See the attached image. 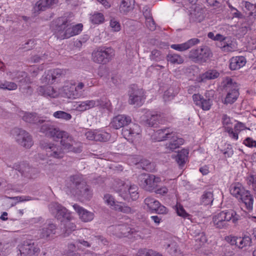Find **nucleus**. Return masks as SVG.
Returning <instances> with one entry per match:
<instances>
[{
  "instance_id": "1",
  "label": "nucleus",
  "mask_w": 256,
  "mask_h": 256,
  "mask_svg": "<svg viewBox=\"0 0 256 256\" xmlns=\"http://www.w3.org/2000/svg\"><path fill=\"white\" fill-rule=\"evenodd\" d=\"M52 24V29L56 36L61 40L78 34L82 32L83 27L82 24L72 25L65 16L56 20Z\"/></svg>"
},
{
  "instance_id": "2",
  "label": "nucleus",
  "mask_w": 256,
  "mask_h": 256,
  "mask_svg": "<svg viewBox=\"0 0 256 256\" xmlns=\"http://www.w3.org/2000/svg\"><path fill=\"white\" fill-rule=\"evenodd\" d=\"M68 184V187L73 194L86 200L92 198V190L82 176L76 174L70 176Z\"/></svg>"
},
{
  "instance_id": "3",
  "label": "nucleus",
  "mask_w": 256,
  "mask_h": 256,
  "mask_svg": "<svg viewBox=\"0 0 256 256\" xmlns=\"http://www.w3.org/2000/svg\"><path fill=\"white\" fill-rule=\"evenodd\" d=\"M112 188L124 200L129 201L130 199L136 200L139 197L138 188L136 185L128 184L120 179L114 180Z\"/></svg>"
},
{
  "instance_id": "4",
  "label": "nucleus",
  "mask_w": 256,
  "mask_h": 256,
  "mask_svg": "<svg viewBox=\"0 0 256 256\" xmlns=\"http://www.w3.org/2000/svg\"><path fill=\"white\" fill-rule=\"evenodd\" d=\"M240 218V216L232 209L223 210L214 216L212 221L214 226L218 228H226L228 226V222L232 221L236 224Z\"/></svg>"
},
{
  "instance_id": "5",
  "label": "nucleus",
  "mask_w": 256,
  "mask_h": 256,
  "mask_svg": "<svg viewBox=\"0 0 256 256\" xmlns=\"http://www.w3.org/2000/svg\"><path fill=\"white\" fill-rule=\"evenodd\" d=\"M10 134L16 142L26 148H30L34 144L32 136L26 130L16 127L10 130Z\"/></svg>"
},
{
  "instance_id": "6",
  "label": "nucleus",
  "mask_w": 256,
  "mask_h": 256,
  "mask_svg": "<svg viewBox=\"0 0 256 256\" xmlns=\"http://www.w3.org/2000/svg\"><path fill=\"white\" fill-rule=\"evenodd\" d=\"M114 56V50L111 47H99L92 53V60L96 63L106 64L110 62Z\"/></svg>"
},
{
  "instance_id": "7",
  "label": "nucleus",
  "mask_w": 256,
  "mask_h": 256,
  "mask_svg": "<svg viewBox=\"0 0 256 256\" xmlns=\"http://www.w3.org/2000/svg\"><path fill=\"white\" fill-rule=\"evenodd\" d=\"M84 86V84L82 82H79L76 86L74 82H66L62 86V93L66 98L76 99L82 96Z\"/></svg>"
},
{
  "instance_id": "8",
  "label": "nucleus",
  "mask_w": 256,
  "mask_h": 256,
  "mask_svg": "<svg viewBox=\"0 0 256 256\" xmlns=\"http://www.w3.org/2000/svg\"><path fill=\"white\" fill-rule=\"evenodd\" d=\"M60 140V144L64 149L75 152H80L82 151L80 143L74 140L67 132L62 130L56 140Z\"/></svg>"
},
{
  "instance_id": "9",
  "label": "nucleus",
  "mask_w": 256,
  "mask_h": 256,
  "mask_svg": "<svg viewBox=\"0 0 256 256\" xmlns=\"http://www.w3.org/2000/svg\"><path fill=\"white\" fill-rule=\"evenodd\" d=\"M224 88L228 92L224 100V104L234 103L239 95L237 83L234 82L230 78L227 77L224 81Z\"/></svg>"
},
{
  "instance_id": "10",
  "label": "nucleus",
  "mask_w": 256,
  "mask_h": 256,
  "mask_svg": "<svg viewBox=\"0 0 256 256\" xmlns=\"http://www.w3.org/2000/svg\"><path fill=\"white\" fill-rule=\"evenodd\" d=\"M160 182V178L153 174H142L138 177L139 185L147 191L151 192L154 190Z\"/></svg>"
},
{
  "instance_id": "11",
  "label": "nucleus",
  "mask_w": 256,
  "mask_h": 256,
  "mask_svg": "<svg viewBox=\"0 0 256 256\" xmlns=\"http://www.w3.org/2000/svg\"><path fill=\"white\" fill-rule=\"evenodd\" d=\"M212 56V52L207 46H202L199 48L192 50L189 57L196 62H206Z\"/></svg>"
},
{
  "instance_id": "12",
  "label": "nucleus",
  "mask_w": 256,
  "mask_h": 256,
  "mask_svg": "<svg viewBox=\"0 0 256 256\" xmlns=\"http://www.w3.org/2000/svg\"><path fill=\"white\" fill-rule=\"evenodd\" d=\"M41 148L45 151L48 157L60 159L64 157V152L61 146L52 142H43Z\"/></svg>"
},
{
  "instance_id": "13",
  "label": "nucleus",
  "mask_w": 256,
  "mask_h": 256,
  "mask_svg": "<svg viewBox=\"0 0 256 256\" xmlns=\"http://www.w3.org/2000/svg\"><path fill=\"white\" fill-rule=\"evenodd\" d=\"M50 208L55 218L62 222L65 220H70L72 218L71 214L68 210L58 202H53L50 204Z\"/></svg>"
},
{
  "instance_id": "14",
  "label": "nucleus",
  "mask_w": 256,
  "mask_h": 256,
  "mask_svg": "<svg viewBox=\"0 0 256 256\" xmlns=\"http://www.w3.org/2000/svg\"><path fill=\"white\" fill-rule=\"evenodd\" d=\"M40 124V132L44 134L46 136L52 138L55 140L62 131L50 120H44V122Z\"/></svg>"
},
{
  "instance_id": "15",
  "label": "nucleus",
  "mask_w": 256,
  "mask_h": 256,
  "mask_svg": "<svg viewBox=\"0 0 256 256\" xmlns=\"http://www.w3.org/2000/svg\"><path fill=\"white\" fill-rule=\"evenodd\" d=\"M141 130L139 125L136 124L130 123L122 130V134L128 141L132 142L137 138H139Z\"/></svg>"
},
{
  "instance_id": "16",
  "label": "nucleus",
  "mask_w": 256,
  "mask_h": 256,
  "mask_svg": "<svg viewBox=\"0 0 256 256\" xmlns=\"http://www.w3.org/2000/svg\"><path fill=\"white\" fill-rule=\"evenodd\" d=\"M18 171L22 176L28 178H34L38 172L36 168L31 167L28 164L22 162L20 164H15L12 166H8Z\"/></svg>"
},
{
  "instance_id": "17",
  "label": "nucleus",
  "mask_w": 256,
  "mask_h": 256,
  "mask_svg": "<svg viewBox=\"0 0 256 256\" xmlns=\"http://www.w3.org/2000/svg\"><path fill=\"white\" fill-rule=\"evenodd\" d=\"M144 203L148 207V208L152 212H154L158 214H166L168 210L166 207L162 205L160 202L150 197L145 198Z\"/></svg>"
},
{
  "instance_id": "18",
  "label": "nucleus",
  "mask_w": 256,
  "mask_h": 256,
  "mask_svg": "<svg viewBox=\"0 0 256 256\" xmlns=\"http://www.w3.org/2000/svg\"><path fill=\"white\" fill-rule=\"evenodd\" d=\"M144 96V92L142 89L132 88L130 94L129 104L140 106L145 99Z\"/></svg>"
},
{
  "instance_id": "19",
  "label": "nucleus",
  "mask_w": 256,
  "mask_h": 256,
  "mask_svg": "<svg viewBox=\"0 0 256 256\" xmlns=\"http://www.w3.org/2000/svg\"><path fill=\"white\" fill-rule=\"evenodd\" d=\"M86 136L89 140L104 142L110 140V134L103 130H95L87 132L86 133Z\"/></svg>"
},
{
  "instance_id": "20",
  "label": "nucleus",
  "mask_w": 256,
  "mask_h": 256,
  "mask_svg": "<svg viewBox=\"0 0 256 256\" xmlns=\"http://www.w3.org/2000/svg\"><path fill=\"white\" fill-rule=\"evenodd\" d=\"M22 256H34L40 252V248L34 242H25L20 249Z\"/></svg>"
},
{
  "instance_id": "21",
  "label": "nucleus",
  "mask_w": 256,
  "mask_h": 256,
  "mask_svg": "<svg viewBox=\"0 0 256 256\" xmlns=\"http://www.w3.org/2000/svg\"><path fill=\"white\" fill-rule=\"evenodd\" d=\"M18 114L24 121L28 123L39 125L44 122V119L35 112L20 111Z\"/></svg>"
},
{
  "instance_id": "22",
  "label": "nucleus",
  "mask_w": 256,
  "mask_h": 256,
  "mask_svg": "<svg viewBox=\"0 0 256 256\" xmlns=\"http://www.w3.org/2000/svg\"><path fill=\"white\" fill-rule=\"evenodd\" d=\"M131 122L132 119L130 116L124 114H120L113 118L111 122V125L113 128L118 130L122 127H126Z\"/></svg>"
},
{
  "instance_id": "23",
  "label": "nucleus",
  "mask_w": 256,
  "mask_h": 256,
  "mask_svg": "<svg viewBox=\"0 0 256 256\" xmlns=\"http://www.w3.org/2000/svg\"><path fill=\"white\" fill-rule=\"evenodd\" d=\"M184 143L183 138L178 137L173 132L170 136L168 142L165 144V148L167 152H174L175 150L179 148Z\"/></svg>"
},
{
  "instance_id": "24",
  "label": "nucleus",
  "mask_w": 256,
  "mask_h": 256,
  "mask_svg": "<svg viewBox=\"0 0 256 256\" xmlns=\"http://www.w3.org/2000/svg\"><path fill=\"white\" fill-rule=\"evenodd\" d=\"M244 130H250V128H247L244 124L240 122H238L234 125V131L231 127H226V132L228 133V136L236 140H238V133Z\"/></svg>"
},
{
  "instance_id": "25",
  "label": "nucleus",
  "mask_w": 256,
  "mask_h": 256,
  "mask_svg": "<svg viewBox=\"0 0 256 256\" xmlns=\"http://www.w3.org/2000/svg\"><path fill=\"white\" fill-rule=\"evenodd\" d=\"M73 208L78 214L80 219L82 222H88L94 219V214L92 212L87 210L78 204H74Z\"/></svg>"
},
{
  "instance_id": "26",
  "label": "nucleus",
  "mask_w": 256,
  "mask_h": 256,
  "mask_svg": "<svg viewBox=\"0 0 256 256\" xmlns=\"http://www.w3.org/2000/svg\"><path fill=\"white\" fill-rule=\"evenodd\" d=\"M192 99L194 104L200 106L204 110H208L210 108L212 100L210 98H204L199 94H194Z\"/></svg>"
},
{
  "instance_id": "27",
  "label": "nucleus",
  "mask_w": 256,
  "mask_h": 256,
  "mask_svg": "<svg viewBox=\"0 0 256 256\" xmlns=\"http://www.w3.org/2000/svg\"><path fill=\"white\" fill-rule=\"evenodd\" d=\"M173 134V132L170 128L160 129L154 132L152 136L153 140L161 142L170 138V136Z\"/></svg>"
},
{
  "instance_id": "28",
  "label": "nucleus",
  "mask_w": 256,
  "mask_h": 256,
  "mask_svg": "<svg viewBox=\"0 0 256 256\" xmlns=\"http://www.w3.org/2000/svg\"><path fill=\"white\" fill-rule=\"evenodd\" d=\"M200 42V40L198 38H193L182 44H172L170 48L178 51L183 52L189 49L194 46L198 44Z\"/></svg>"
},
{
  "instance_id": "29",
  "label": "nucleus",
  "mask_w": 256,
  "mask_h": 256,
  "mask_svg": "<svg viewBox=\"0 0 256 256\" xmlns=\"http://www.w3.org/2000/svg\"><path fill=\"white\" fill-rule=\"evenodd\" d=\"M218 46L222 51L224 52H234L237 48L236 42L232 40L230 36H227L225 38V39L221 42V44H218Z\"/></svg>"
},
{
  "instance_id": "30",
  "label": "nucleus",
  "mask_w": 256,
  "mask_h": 256,
  "mask_svg": "<svg viewBox=\"0 0 256 256\" xmlns=\"http://www.w3.org/2000/svg\"><path fill=\"white\" fill-rule=\"evenodd\" d=\"M38 92L40 94L44 96H48L52 98L58 97L59 94L58 92L50 86H40L38 88Z\"/></svg>"
},
{
  "instance_id": "31",
  "label": "nucleus",
  "mask_w": 256,
  "mask_h": 256,
  "mask_svg": "<svg viewBox=\"0 0 256 256\" xmlns=\"http://www.w3.org/2000/svg\"><path fill=\"white\" fill-rule=\"evenodd\" d=\"M57 2V0H40L36 4L34 8V12L38 14L40 12L46 10Z\"/></svg>"
},
{
  "instance_id": "32",
  "label": "nucleus",
  "mask_w": 256,
  "mask_h": 256,
  "mask_svg": "<svg viewBox=\"0 0 256 256\" xmlns=\"http://www.w3.org/2000/svg\"><path fill=\"white\" fill-rule=\"evenodd\" d=\"M230 68L231 70H238L244 66L246 63V59L242 56L232 57L230 60Z\"/></svg>"
},
{
  "instance_id": "33",
  "label": "nucleus",
  "mask_w": 256,
  "mask_h": 256,
  "mask_svg": "<svg viewBox=\"0 0 256 256\" xmlns=\"http://www.w3.org/2000/svg\"><path fill=\"white\" fill-rule=\"evenodd\" d=\"M164 116L160 113L153 112L150 114V116L146 120V124L150 126H154L158 124H162Z\"/></svg>"
},
{
  "instance_id": "34",
  "label": "nucleus",
  "mask_w": 256,
  "mask_h": 256,
  "mask_svg": "<svg viewBox=\"0 0 256 256\" xmlns=\"http://www.w3.org/2000/svg\"><path fill=\"white\" fill-rule=\"evenodd\" d=\"M111 228L114 230H121L120 232L116 233V236L118 238L128 237L134 232L133 230L127 224L112 226Z\"/></svg>"
},
{
  "instance_id": "35",
  "label": "nucleus",
  "mask_w": 256,
  "mask_h": 256,
  "mask_svg": "<svg viewBox=\"0 0 256 256\" xmlns=\"http://www.w3.org/2000/svg\"><path fill=\"white\" fill-rule=\"evenodd\" d=\"M247 190H246L242 186L240 183H236L231 185L230 192L232 195L238 200L242 198V196Z\"/></svg>"
},
{
  "instance_id": "36",
  "label": "nucleus",
  "mask_w": 256,
  "mask_h": 256,
  "mask_svg": "<svg viewBox=\"0 0 256 256\" xmlns=\"http://www.w3.org/2000/svg\"><path fill=\"white\" fill-rule=\"evenodd\" d=\"M56 226L54 224H49L45 227L40 230L39 237L40 238H46L52 234H55Z\"/></svg>"
},
{
  "instance_id": "37",
  "label": "nucleus",
  "mask_w": 256,
  "mask_h": 256,
  "mask_svg": "<svg viewBox=\"0 0 256 256\" xmlns=\"http://www.w3.org/2000/svg\"><path fill=\"white\" fill-rule=\"evenodd\" d=\"M220 76V73L216 70H209L202 74L199 78V82H206L208 80H214Z\"/></svg>"
},
{
  "instance_id": "38",
  "label": "nucleus",
  "mask_w": 256,
  "mask_h": 256,
  "mask_svg": "<svg viewBox=\"0 0 256 256\" xmlns=\"http://www.w3.org/2000/svg\"><path fill=\"white\" fill-rule=\"evenodd\" d=\"M240 200L245 205L246 208L248 210H252L253 208L254 198L248 190H247L240 198Z\"/></svg>"
},
{
  "instance_id": "39",
  "label": "nucleus",
  "mask_w": 256,
  "mask_h": 256,
  "mask_svg": "<svg viewBox=\"0 0 256 256\" xmlns=\"http://www.w3.org/2000/svg\"><path fill=\"white\" fill-rule=\"evenodd\" d=\"M252 245V240L249 236L244 234L242 236L238 237L237 248L239 249L250 247Z\"/></svg>"
},
{
  "instance_id": "40",
  "label": "nucleus",
  "mask_w": 256,
  "mask_h": 256,
  "mask_svg": "<svg viewBox=\"0 0 256 256\" xmlns=\"http://www.w3.org/2000/svg\"><path fill=\"white\" fill-rule=\"evenodd\" d=\"M134 0H122L120 6V10L122 13L126 14L134 8Z\"/></svg>"
},
{
  "instance_id": "41",
  "label": "nucleus",
  "mask_w": 256,
  "mask_h": 256,
  "mask_svg": "<svg viewBox=\"0 0 256 256\" xmlns=\"http://www.w3.org/2000/svg\"><path fill=\"white\" fill-rule=\"evenodd\" d=\"M188 154V151L186 149H182L175 156V160L180 166L182 167L184 166L187 160Z\"/></svg>"
},
{
  "instance_id": "42",
  "label": "nucleus",
  "mask_w": 256,
  "mask_h": 256,
  "mask_svg": "<svg viewBox=\"0 0 256 256\" xmlns=\"http://www.w3.org/2000/svg\"><path fill=\"white\" fill-rule=\"evenodd\" d=\"M213 191L212 190L204 192L200 198V204L203 205L212 204L214 200Z\"/></svg>"
},
{
  "instance_id": "43",
  "label": "nucleus",
  "mask_w": 256,
  "mask_h": 256,
  "mask_svg": "<svg viewBox=\"0 0 256 256\" xmlns=\"http://www.w3.org/2000/svg\"><path fill=\"white\" fill-rule=\"evenodd\" d=\"M204 15L202 10H195L190 14V20L192 22H200L204 19Z\"/></svg>"
},
{
  "instance_id": "44",
  "label": "nucleus",
  "mask_w": 256,
  "mask_h": 256,
  "mask_svg": "<svg viewBox=\"0 0 256 256\" xmlns=\"http://www.w3.org/2000/svg\"><path fill=\"white\" fill-rule=\"evenodd\" d=\"M168 62L172 64H181L184 62L183 58L180 55L174 53L168 54L166 56Z\"/></svg>"
},
{
  "instance_id": "45",
  "label": "nucleus",
  "mask_w": 256,
  "mask_h": 256,
  "mask_svg": "<svg viewBox=\"0 0 256 256\" xmlns=\"http://www.w3.org/2000/svg\"><path fill=\"white\" fill-rule=\"evenodd\" d=\"M136 255L137 256H163L158 252L146 248L138 250Z\"/></svg>"
},
{
  "instance_id": "46",
  "label": "nucleus",
  "mask_w": 256,
  "mask_h": 256,
  "mask_svg": "<svg viewBox=\"0 0 256 256\" xmlns=\"http://www.w3.org/2000/svg\"><path fill=\"white\" fill-rule=\"evenodd\" d=\"M115 208V210H118L126 214H134L136 210L124 203L119 202Z\"/></svg>"
},
{
  "instance_id": "47",
  "label": "nucleus",
  "mask_w": 256,
  "mask_h": 256,
  "mask_svg": "<svg viewBox=\"0 0 256 256\" xmlns=\"http://www.w3.org/2000/svg\"><path fill=\"white\" fill-rule=\"evenodd\" d=\"M52 116L56 118L64 121H68L72 118V116L70 114L62 110L55 112Z\"/></svg>"
},
{
  "instance_id": "48",
  "label": "nucleus",
  "mask_w": 256,
  "mask_h": 256,
  "mask_svg": "<svg viewBox=\"0 0 256 256\" xmlns=\"http://www.w3.org/2000/svg\"><path fill=\"white\" fill-rule=\"evenodd\" d=\"M104 202L114 210H115L114 208L116 207V206L119 202H116L114 198L109 194H106L104 195Z\"/></svg>"
},
{
  "instance_id": "49",
  "label": "nucleus",
  "mask_w": 256,
  "mask_h": 256,
  "mask_svg": "<svg viewBox=\"0 0 256 256\" xmlns=\"http://www.w3.org/2000/svg\"><path fill=\"white\" fill-rule=\"evenodd\" d=\"M138 168H141L142 170L146 171H152L153 169L154 164L148 160H142L140 162L136 164Z\"/></svg>"
},
{
  "instance_id": "50",
  "label": "nucleus",
  "mask_w": 256,
  "mask_h": 256,
  "mask_svg": "<svg viewBox=\"0 0 256 256\" xmlns=\"http://www.w3.org/2000/svg\"><path fill=\"white\" fill-rule=\"evenodd\" d=\"M90 242L92 245L96 246L98 244L106 245L108 244L107 240L102 236H94L91 238Z\"/></svg>"
},
{
  "instance_id": "51",
  "label": "nucleus",
  "mask_w": 256,
  "mask_h": 256,
  "mask_svg": "<svg viewBox=\"0 0 256 256\" xmlns=\"http://www.w3.org/2000/svg\"><path fill=\"white\" fill-rule=\"evenodd\" d=\"M96 102L95 107H99L103 109L109 110L110 102L106 98H100L94 100Z\"/></svg>"
},
{
  "instance_id": "52",
  "label": "nucleus",
  "mask_w": 256,
  "mask_h": 256,
  "mask_svg": "<svg viewBox=\"0 0 256 256\" xmlns=\"http://www.w3.org/2000/svg\"><path fill=\"white\" fill-rule=\"evenodd\" d=\"M41 82L45 84H52L54 82L50 70L46 72L41 78Z\"/></svg>"
},
{
  "instance_id": "53",
  "label": "nucleus",
  "mask_w": 256,
  "mask_h": 256,
  "mask_svg": "<svg viewBox=\"0 0 256 256\" xmlns=\"http://www.w3.org/2000/svg\"><path fill=\"white\" fill-rule=\"evenodd\" d=\"M17 85L13 82H2L0 80V88L8 90H14L17 88Z\"/></svg>"
},
{
  "instance_id": "54",
  "label": "nucleus",
  "mask_w": 256,
  "mask_h": 256,
  "mask_svg": "<svg viewBox=\"0 0 256 256\" xmlns=\"http://www.w3.org/2000/svg\"><path fill=\"white\" fill-rule=\"evenodd\" d=\"M104 18L102 14L96 12L90 17L91 22L95 24H99L104 22Z\"/></svg>"
},
{
  "instance_id": "55",
  "label": "nucleus",
  "mask_w": 256,
  "mask_h": 256,
  "mask_svg": "<svg viewBox=\"0 0 256 256\" xmlns=\"http://www.w3.org/2000/svg\"><path fill=\"white\" fill-rule=\"evenodd\" d=\"M150 58L151 60L158 62L164 60V56L161 54L160 51L157 50H154L151 52Z\"/></svg>"
},
{
  "instance_id": "56",
  "label": "nucleus",
  "mask_w": 256,
  "mask_h": 256,
  "mask_svg": "<svg viewBox=\"0 0 256 256\" xmlns=\"http://www.w3.org/2000/svg\"><path fill=\"white\" fill-rule=\"evenodd\" d=\"M50 70L52 74V77L54 82H55L56 79L60 78V77L64 75L66 73V71L64 70L59 68Z\"/></svg>"
},
{
  "instance_id": "57",
  "label": "nucleus",
  "mask_w": 256,
  "mask_h": 256,
  "mask_svg": "<svg viewBox=\"0 0 256 256\" xmlns=\"http://www.w3.org/2000/svg\"><path fill=\"white\" fill-rule=\"evenodd\" d=\"M176 210L178 216L184 218H189L190 215L186 212L182 206L180 204L177 205L176 206Z\"/></svg>"
},
{
  "instance_id": "58",
  "label": "nucleus",
  "mask_w": 256,
  "mask_h": 256,
  "mask_svg": "<svg viewBox=\"0 0 256 256\" xmlns=\"http://www.w3.org/2000/svg\"><path fill=\"white\" fill-rule=\"evenodd\" d=\"M70 220H67L65 225V234H67L68 235L72 232L74 231L76 228V226L72 222H70Z\"/></svg>"
},
{
  "instance_id": "59",
  "label": "nucleus",
  "mask_w": 256,
  "mask_h": 256,
  "mask_svg": "<svg viewBox=\"0 0 256 256\" xmlns=\"http://www.w3.org/2000/svg\"><path fill=\"white\" fill-rule=\"evenodd\" d=\"M168 246L170 248L169 252L172 256L176 254L179 252L178 246L176 242H172Z\"/></svg>"
},
{
  "instance_id": "60",
  "label": "nucleus",
  "mask_w": 256,
  "mask_h": 256,
  "mask_svg": "<svg viewBox=\"0 0 256 256\" xmlns=\"http://www.w3.org/2000/svg\"><path fill=\"white\" fill-rule=\"evenodd\" d=\"M175 96L174 90L172 88H169L167 90L164 92V101H168L172 99Z\"/></svg>"
},
{
  "instance_id": "61",
  "label": "nucleus",
  "mask_w": 256,
  "mask_h": 256,
  "mask_svg": "<svg viewBox=\"0 0 256 256\" xmlns=\"http://www.w3.org/2000/svg\"><path fill=\"white\" fill-rule=\"evenodd\" d=\"M110 26L114 32H118L120 30V24L114 18H112L110 20Z\"/></svg>"
},
{
  "instance_id": "62",
  "label": "nucleus",
  "mask_w": 256,
  "mask_h": 256,
  "mask_svg": "<svg viewBox=\"0 0 256 256\" xmlns=\"http://www.w3.org/2000/svg\"><path fill=\"white\" fill-rule=\"evenodd\" d=\"M146 27L151 31H154L156 28V23L152 18H148L146 20Z\"/></svg>"
},
{
  "instance_id": "63",
  "label": "nucleus",
  "mask_w": 256,
  "mask_h": 256,
  "mask_svg": "<svg viewBox=\"0 0 256 256\" xmlns=\"http://www.w3.org/2000/svg\"><path fill=\"white\" fill-rule=\"evenodd\" d=\"M243 144L248 148H256V140L250 137L246 138L244 140Z\"/></svg>"
},
{
  "instance_id": "64",
  "label": "nucleus",
  "mask_w": 256,
  "mask_h": 256,
  "mask_svg": "<svg viewBox=\"0 0 256 256\" xmlns=\"http://www.w3.org/2000/svg\"><path fill=\"white\" fill-rule=\"evenodd\" d=\"M226 241L232 246H235L237 247L238 236L232 235L225 237Z\"/></svg>"
}]
</instances>
